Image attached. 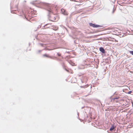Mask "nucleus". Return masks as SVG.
Instances as JSON below:
<instances>
[{
    "label": "nucleus",
    "mask_w": 133,
    "mask_h": 133,
    "mask_svg": "<svg viewBox=\"0 0 133 133\" xmlns=\"http://www.w3.org/2000/svg\"><path fill=\"white\" fill-rule=\"evenodd\" d=\"M40 5L42 8L48 11V14L47 16L49 20L52 21H54L56 19L55 17H52L50 15L51 13L54 14L53 12L54 7L53 5L51 4L42 2H40Z\"/></svg>",
    "instance_id": "f257e3e1"
},
{
    "label": "nucleus",
    "mask_w": 133,
    "mask_h": 133,
    "mask_svg": "<svg viewBox=\"0 0 133 133\" xmlns=\"http://www.w3.org/2000/svg\"><path fill=\"white\" fill-rule=\"evenodd\" d=\"M89 25L90 26L94 28H97L100 27H102V26L100 25L96 24H93L91 23H89Z\"/></svg>",
    "instance_id": "f03ea898"
},
{
    "label": "nucleus",
    "mask_w": 133,
    "mask_h": 133,
    "mask_svg": "<svg viewBox=\"0 0 133 133\" xmlns=\"http://www.w3.org/2000/svg\"><path fill=\"white\" fill-rule=\"evenodd\" d=\"M61 12L62 14L64 15H67L68 14L66 10L63 9H62L61 10Z\"/></svg>",
    "instance_id": "7ed1b4c3"
},
{
    "label": "nucleus",
    "mask_w": 133,
    "mask_h": 133,
    "mask_svg": "<svg viewBox=\"0 0 133 133\" xmlns=\"http://www.w3.org/2000/svg\"><path fill=\"white\" fill-rule=\"evenodd\" d=\"M99 50L102 54H104L106 52L105 50L104 49V48L102 47H99Z\"/></svg>",
    "instance_id": "20e7f679"
},
{
    "label": "nucleus",
    "mask_w": 133,
    "mask_h": 133,
    "mask_svg": "<svg viewBox=\"0 0 133 133\" xmlns=\"http://www.w3.org/2000/svg\"><path fill=\"white\" fill-rule=\"evenodd\" d=\"M116 126L114 124L111 125V127L109 129V130L111 132H113L115 130V127Z\"/></svg>",
    "instance_id": "39448f33"
},
{
    "label": "nucleus",
    "mask_w": 133,
    "mask_h": 133,
    "mask_svg": "<svg viewBox=\"0 0 133 133\" xmlns=\"http://www.w3.org/2000/svg\"><path fill=\"white\" fill-rule=\"evenodd\" d=\"M43 57H46L47 58H50L51 59H54V58L52 57L51 56L49 55L48 54H45L43 55Z\"/></svg>",
    "instance_id": "423d86ee"
},
{
    "label": "nucleus",
    "mask_w": 133,
    "mask_h": 133,
    "mask_svg": "<svg viewBox=\"0 0 133 133\" xmlns=\"http://www.w3.org/2000/svg\"><path fill=\"white\" fill-rule=\"evenodd\" d=\"M50 23H48L46 24L45 25L43 26L42 28L43 29H46L47 28H50V26H49L48 25L51 24Z\"/></svg>",
    "instance_id": "0eeeda50"
},
{
    "label": "nucleus",
    "mask_w": 133,
    "mask_h": 133,
    "mask_svg": "<svg viewBox=\"0 0 133 133\" xmlns=\"http://www.w3.org/2000/svg\"><path fill=\"white\" fill-rule=\"evenodd\" d=\"M89 86V85L88 84H87L85 85L81 86H80V87L81 88H87Z\"/></svg>",
    "instance_id": "6e6552de"
},
{
    "label": "nucleus",
    "mask_w": 133,
    "mask_h": 133,
    "mask_svg": "<svg viewBox=\"0 0 133 133\" xmlns=\"http://www.w3.org/2000/svg\"><path fill=\"white\" fill-rule=\"evenodd\" d=\"M43 50H39L36 51V53L37 54H40Z\"/></svg>",
    "instance_id": "1a4fd4ad"
},
{
    "label": "nucleus",
    "mask_w": 133,
    "mask_h": 133,
    "mask_svg": "<svg viewBox=\"0 0 133 133\" xmlns=\"http://www.w3.org/2000/svg\"><path fill=\"white\" fill-rule=\"evenodd\" d=\"M39 44H40L41 46L45 47V46H44L45 44L44 43H39Z\"/></svg>",
    "instance_id": "9d476101"
},
{
    "label": "nucleus",
    "mask_w": 133,
    "mask_h": 133,
    "mask_svg": "<svg viewBox=\"0 0 133 133\" xmlns=\"http://www.w3.org/2000/svg\"><path fill=\"white\" fill-rule=\"evenodd\" d=\"M63 68L64 69H65V70L66 71L68 72H70V70L69 69H66L65 68L64 66H63Z\"/></svg>",
    "instance_id": "9b49d317"
},
{
    "label": "nucleus",
    "mask_w": 133,
    "mask_h": 133,
    "mask_svg": "<svg viewBox=\"0 0 133 133\" xmlns=\"http://www.w3.org/2000/svg\"><path fill=\"white\" fill-rule=\"evenodd\" d=\"M119 98V97H116L115 98H111V101H112V100H114L115 99H118Z\"/></svg>",
    "instance_id": "f8f14e48"
},
{
    "label": "nucleus",
    "mask_w": 133,
    "mask_h": 133,
    "mask_svg": "<svg viewBox=\"0 0 133 133\" xmlns=\"http://www.w3.org/2000/svg\"><path fill=\"white\" fill-rule=\"evenodd\" d=\"M12 4H13L12 2L10 3V8H11V9L12 8Z\"/></svg>",
    "instance_id": "ddd939ff"
},
{
    "label": "nucleus",
    "mask_w": 133,
    "mask_h": 133,
    "mask_svg": "<svg viewBox=\"0 0 133 133\" xmlns=\"http://www.w3.org/2000/svg\"><path fill=\"white\" fill-rule=\"evenodd\" d=\"M115 10V9L114 8V7L112 11V13L113 14Z\"/></svg>",
    "instance_id": "4468645a"
},
{
    "label": "nucleus",
    "mask_w": 133,
    "mask_h": 133,
    "mask_svg": "<svg viewBox=\"0 0 133 133\" xmlns=\"http://www.w3.org/2000/svg\"><path fill=\"white\" fill-rule=\"evenodd\" d=\"M57 54L58 56L60 57L61 56V54L59 52H57Z\"/></svg>",
    "instance_id": "2eb2a0df"
},
{
    "label": "nucleus",
    "mask_w": 133,
    "mask_h": 133,
    "mask_svg": "<svg viewBox=\"0 0 133 133\" xmlns=\"http://www.w3.org/2000/svg\"><path fill=\"white\" fill-rule=\"evenodd\" d=\"M129 53L131 54L132 55H133V50L130 51Z\"/></svg>",
    "instance_id": "dca6fc26"
},
{
    "label": "nucleus",
    "mask_w": 133,
    "mask_h": 133,
    "mask_svg": "<svg viewBox=\"0 0 133 133\" xmlns=\"http://www.w3.org/2000/svg\"><path fill=\"white\" fill-rule=\"evenodd\" d=\"M132 91H130L128 92L127 93L128 94H131V93H132Z\"/></svg>",
    "instance_id": "f3484780"
},
{
    "label": "nucleus",
    "mask_w": 133,
    "mask_h": 133,
    "mask_svg": "<svg viewBox=\"0 0 133 133\" xmlns=\"http://www.w3.org/2000/svg\"><path fill=\"white\" fill-rule=\"evenodd\" d=\"M89 115L90 116H92V113L90 111L89 113Z\"/></svg>",
    "instance_id": "a211bd4d"
},
{
    "label": "nucleus",
    "mask_w": 133,
    "mask_h": 133,
    "mask_svg": "<svg viewBox=\"0 0 133 133\" xmlns=\"http://www.w3.org/2000/svg\"><path fill=\"white\" fill-rule=\"evenodd\" d=\"M15 8H15L16 9L15 10H17V9H18V5H15Z\"/></svg>",
    "instance_id": "6ab92c4d"
},
{
    "label": "nucleus",
    "mask_w": 133,
    "mask_h": 133,
    "mask_svg": "<svg viewBox=\"0 0 133 133\" xmlns=\"http://www.w3.org/2000/svg\"><path fill=\"white\" fill-rule=\"evenodd\" d=\"M57 59L59 61H61V60L60 59L58 58H57Z\"/></svg>",
    "instance_id": "aec40b11"
},
{
    "label": "nucleus",
    "mask_w": 133,
    "mask_h": 133,
    "mask_svg": "<svg viewBox=\"0 0 133 133\" xmlns=\"http://www.w3.org/2000/svg\"><path fill=\"white\" fill-rule=\"evenodd\" d=\"M11 13H15L14 12V11H12L11 10Z\"/></svg>",
    "instance_id": "412c9836"
},
{
    "label": "nucleus",
    "mask_w": 133,
    "mask_h": 133,
    "mask_svg": "<svg viewBox=\"0 0 133 133\" xmlns=\"http://www.w3.org/2000/svg\"><path fill=\"white\" fill-rule=\"evenodd\" d=\"M99 102L100 103H101V104L102 105V104L101 103V101L100 100H99Z\"/></svg>",
    "instance_id": "4be33fe9"
},
{
    "label": "nucleus",
    "mask_w": 133,
    "mask_h": 133,
    "mask_svg": "<svg viewBox=\"0 0 133 133\" xmlns=\"http://www.w3.org/2000/svg\"><path fill=\"white\" fill-rule=\"evenodd\" d=\"M116 92H115L114 93V94H113V95H116L117 94H116Z\"/></svg>",
    "instance_id": "5701e85b"
},
{
    "label": "nucleus",
    "mask_w": 133,
    "mask_h": 133,
    "mask_svg": "<svg viewBox=\"0 0 133 133\" xmlns=\"http://www.w3.org/2000/svg\"><path fill=\"white\" fill-rule=\"evenodd\" d=\"M84 107H82L81 108V109H82Z\"/></svg>",
    "instance_id": "b1692460"
},
{
    "label": "nucleus",
    "mask_w": 133,
    "mask_h": 133,
    "mask_svg": "<svg viewBox=\"0 0 133 133\" xmlns=\"http://www.w3.org/2000/svg\"><path fill=\"white\" fill-rule=\"evenodd\" d=\"M70 1H75L74 0H70Z\"/></svg>",
    "instance_id": "393cba45"
},
{
    "label": "nucleus",
    "mask_w": 133,
    "mask_h": 133,
    "mask_svg": "<svg viewBox=\"0 0 133 133\" xmlns=\"http://www.w3.org/2000/svg\"><path fill=\"white\" fill-rule=\"evenodd\" d=\"M114 34H115V32L114 31Z\"/></svg>",
    "instance_id": "a878e982"
},
{
    "label": "nucleus",
    "mask_w": 133,
    "mask_h": 133,
    "mask_svg": "<svg viewBox=\"0 0 133 133\" xmlns=\"http://www.w3.org/2000/svg\"><path fill=\"white\" fill-rule=\"evenodd\" d=\"M30 43H29V45L30 46Z\"/></svg>",
    "instance_id": "bb28decb"
},
{
    "label": "nucleus",
    "mask_w": 133,
    "mask_h": 133,
    "mask_svg": "<svg viewBox=\"0 0 133 133\" xmlns=\"http://www.w3.org/2000/svg\"><path fill=\"white\" fill-rule=\"evenodd\" d=\"M111 97L112 96H111L110 97V98L111 99V98H111Z\"/></svg>",
    "instance_id": "cd10ccee"
},
{
    "label": "nucleus",
    "mask_w": 133,
    "mask_h": 133,
    "mask_svg": "<svg viewBox=\"0 0 133 133\" xmlns=\"http://www.w3.org/2000/svg\"><path fill=\"white\" fill-rule=\"evenodd\" d=\"M79 119L80 120V121H81V122L82 121H81V119H80V118H79Z\"/></svg>",
    "instance_id": "c85d7f7f"
},
{
    "label": "nucleus",
    "mask_w": 133,
    "mask_h": 133,
    "mask_svg": "<svg viewBox=\"0 0 133 133\" xmlns=\"http://www.w3.org/2000/svg\"><path fill=\"white\" fill-rule=\"evenodd\" d=\"M92 88V87H91V85L90 86V89H91Z\"/></svg>",
    "instance_id": "c756f323"
},
{
    "label": "nucleus",
    "mask_w": 133,
    "mask_h": 133,
    "mask_svg": "<svg viewBox=\"0 0 133 133\" xmlns=\"http://www.w3.org/2000/svg\"><path fill=\"white\" fill-rule=\"evenodd\" d=\"M67 52V53H69V51H68V52Z\"/></svg>",
    "instance_id": "7c9ffc66"
},
{
    "label": "nucleus",
    "mask_w": 133,
    "mask_h": 133,
    "mask_svg": "<svg viewBox=\"0 0 133 133\" xmlns=\"http://www.w3.org/2000/svg\"><path fill=\"white\" fill-rule=\"evenodd\" d=\"M108 29H110V28H108Z\"/></svg>",
    "instance_id": "2f4dec72"
},
{
    "label": "nucleus",
    "mask_w": 133,
    "mask_h": 133,
    "mask_svg": "<svg viewBox=\"0 0 133 133\" xmlns=\"http://www.w3.org/2000/svg\"><path fill=\"white\" fill-rule=\"evenodd\" d=\"M79 113H77V115H78H78H79Z\"/></svg>",
    "instance_id": "473e14b6"
},
{
    "label": "nucleus",
    "mask_w": 133,
    "mask_h": 133,
    "mask_svg": "<svg viewBox=\"0 0 133 133\" xmlns=\"http://www.w3.org/2000/svg\"><path fill=\"white\" fill-rule=\"evenodd\" d=\"M109 131H107V132H108V133H110L109 132Z\"/></svg>",
    "instance_id": "72a5a7b5"
},
{
    "label": "nucleus",
    "mask_w": 133,
    "mask_h": 133,
    "mask_svg": "<svg viewBox=\"0 0 133 133\" xmlns=\"http://www.w3.org/2000/svg\"><path fill=\"white\" fill-rule=\"evenodd\" d=\"M81 82H82V83H83V81H82V80H81Z\"/></svg>",
    "instance_id": "f704fd0d"
},
{
    "label": "nucleus",
    "mask_w": 133,
    "mask_h": 133,
    "mask_svg": "<svg viewBox=\"0 0 133 133\" xmlns=\"http://www.w3.org/2000/svg\"><path fill=\"white\" fill-rule=\"evenodd\" d=\"M109 108H107V109H109Z\"/></svg>",
    "instance_id": "c9c22d12"
},
{
    "label": "nucleus",
    "mask_w": 133,
    "mask_h": 133,
    "mask_svg": "<svg viewBox=\"0 0 133 133\" xmlns=\"http://www.w3.org/2000/svg\"><path fill=\"white\" fill-rule=\"evenodd\" d=\"M39 28H41V26H40V25H39Z\"/></svg>",
    "instance_id": "e433bc0d"
},
{
    "label": "nucleus",
    "mask_w": 133,
    "mask_h": 133,
    "mask_svg": "<svg viewBox=\"0 0 133 133\" xmlns=\"http://www.w3.org/2000/svg\"><path fill=\"white\" fill-rule=\"evenodd\" d=\"M54 57L55 58H56V57Z\"/></svg>",
    "instance_id": "4c0bfd02"
},
{
    "label": "nucleus",
    "mask_w": 133,
    "mask_h": 133,
    "mask_svg": "<svg viewBox=\"0 0 133 133\" xmlns=\"http://www.w3.org/2000/svg\"><path fill=\"white\" fill-rule=\"evenodd\" d=\"M75 0L74 1H76V0Z\"/></svg>",
    "instance_id": "58836bf2"
},
{
    "label": "nucleus",
    "mask_w": 133,
    "mask_h": 133,
    "mask_svg": "<svg viewBox=\"0 0 133 133\" xmlns=\"http://www.w3.org/2000/svg\"><path fill=\"white\" fill-rule=\"evenodd\" d=\"M116 133V132H115V133Z\"/></svg>",
    "instance_id": "ea45409f"
}]
</instances>
